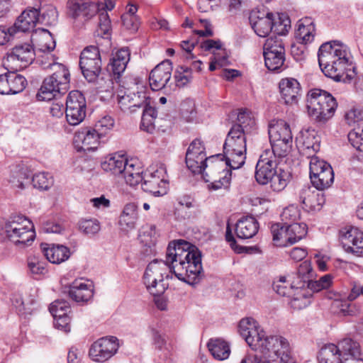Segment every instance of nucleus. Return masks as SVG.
Segmentation results:
<instances>
[{
	"instance_id": "obj_32",
	"label": "nucleus",
	"mask_w": 363,
	"mask_h": 363,
	"mask_svg": "<svg viewBox=\"0 0 363 363\" xmlns=\"http://www.w3.org/2000/svg\"><path fill=\"white\" fill-rule=\"evenodd\" d=\"M48 244H43L42 250L47 259L53 264H60L65 262L70 257V251L68 247L62 245H52L47 247Z\"/></svg>"
},
{
	"instance_id": "obj_15",
	"label": "nucleus",
	"mask_w": 363,
	"mask_h": 363,
	"mask_svg": "<svg viewBox=\"0 0 363 363\" xmlns=\"http://www.w3.org/2000/svg\"><path fill=\"white\" fill-rule=\"evenodd\" d=\"M279 159L270 149H267L262 153L256 165L255 175L259 184L264 185L269 182L277 173Z\"/></svg>"
},
{
	"instance_id": "obj_20",
	"label": "nucleus",
	"mask_w": 363,
	"mask_h": 363,
	"mask_svg": "<svg viewBox=\"0 0 363 363\" xmlns=\"http://www.w3.org/2000/svg\"><path fill=\"white\" fill-rule=\"evenodd\" d=\"M250 22L255 33L259 37H267L277 26L274 14L272 12L253 11L250 16Z\"/></svg>"
},
{
	"instance_id": "obj_52",
	"label": "nucleus",
	"mask_w": 363,
	"mask_h": 363,
	"mask_svg": "<svg viewBox=\"0 0 363 363\" xmlns=\"http://www.w3.org/2000/svg\"><path fill=\"white\" fill-rule=\"evenodd\" d=\"M332 283L330 275L326 274L320 277L318 280H306V288L311 291L318 292L324 289H328Z\"/></svg>"
},
{
	"instance_id": "obj_43",
	"label": "nucleus",
	"mask_w": 363,
	"mask_h": 363,
	"mask_svg": "<svg viewBox=\"0 0 363 363\" xmlns=\"http://www.w3.org/2000/svg\"><path fill=\"white\" fill-rule=\"evenodd\" d=\"M157 116V110L148 104L144 106L141 119L140 128L147 133H152L155 129V121Z\"/></svg>"
},
{
	"instance_id": "obj_29",
	"label": "nucleus",
	"mask_w": 363,
	"mask_h": 363,
	"mask_svg": "<svg viewBox=\"0 0 363 363\" xmlns=\"http://www.w3.org/2000/svg\"><path fill=\"white\" fill-rule=\"evenodd\" d=\"M259 228V223L255 217L251 216H244L236 223V235L240 239L252 238L257 233Z\"/></svg>"
},
{
	"instance_id": "obj_59",
	"label": "nucleus",
	"mask_w": 363,
	"mask_h": 363,
	"mask_svg": "<svg viewBox=\"0 0 363 363\" xmlns=\"http://www.w3.org/2000/svg\"><path fill=\"white\" fill-rule=\"evenodd\" d=\"M274 22H277V26H273L275 29V32L278 34H284L288 31L290 28V19L289 16L285 13H277L274 15Z\"/></svg>"
},
{
	"instance_id": "obj_11",
	"label": "nucleus",
	"mask_w": 363,
	"mask_h": 363,
	"mask_svg": "<svg viewBox=\"0 0 363 363\" xmlns=\"http://www.w3.org/2000/svg\"><path fill=\"white\" fill-rule=\"evenodd\" d=\"M143 191L155 196H162L167 193L168 182L166 167L160 164L156 169H151L143 176L142 182Z\"/></svg>"
},
{
	"instance_id": "obj_62",
	"label": "nucleus",
	"mask_w": 363,
	"mask_h": 363,
	"mask_svg": "<svg viewBox=\"0 0 363 363\" xmlns=\"http://www.w3.org/2000/svg\"><path fill=\"white\" fill-rule=\"evenodd\" d=\"M258 323L252 318H242L239 323L238 330L240 335L244 338L247 332L252 330L258 325Z\"/></svg>"
},
{
	"instance_id": "obj_13",
	"label": "nucleus",
	"mask_w": 363,
	"mask_h": 363,
	"mask_svg": "<svg viewBox=\"0 0 363 363\" xmlns=\"http://www.w3.org/2000/svg\"><path fill=\"white\" fill-rule=\"evenodd\" d=\"M79 66L85 79L94 82L101 71V60L99 49L96 46H88L80 55Z\"/></svg>"
},
{
	"instance_id": "obj_10",
	"label": "nucleus",
	"mask_w": 363,
	"mask_h": 363,
	"mask_svg": "<svg viewBox=\"0 0 363 363\" xmlns=\"http://www.w3.org/2000/svg\"><path fill=\"white\" fill-rule=\"evenodd\" d=\"M266 67L271 71H280L286 68L285 49L282 40L275 37L266 40L263 47Z\"/></svg>"
},
{
	"instance_id": "obj_34",
	"label": "nucleus",
	"mask_w": 363,
	"mask_h": 363,
	"mask_svg": "<svg viewBox=\"0 0 363 363\" xmlns=\"http://www.w3.org/2000/svg\"><path fill=\"white\" fill-rule=\"evenodd\" d=\"M103 138L93 128H86L75 135V141H82L81 148L84 151L97 148Z\"/></svg>"
},
{
	"instance_id": "obj_1",
	"label": "nucleus",
	"mask_w": 363,
	"mask_h": 363,
	"mask_svg": "<svg viewBox=\"0 0 363 363\" xmlns=\"http://www.w3.org/2000/svg\"><path fill=\"white\" fill-rule=\"evenodd\" d=\"M202 272L201 255L199 249L189 242L174 240L169 242L166 254V260L155 259L147 265L143 276L144 284L153 296L162 294L168 279L173 273L179 280L194 284Z\"/></svg>"
},
{
	"instance_id": "obj_49",
	"label": "nucleus",
	"mask_w": 363,
	"mask_h": 363,
	"mask_svg": "<svg viewBox=\"0 0 363 363\" xmlns=\"http://www.w3.org/2000/svg\"><path fill=\"white\" fill-rule=\"evenodd\" d=\"M345 120L349 125L363 122V107L354 106L350 108L345 114Z\"/></svg>"
},
{
	"instance_id": "obj_5",
	"label": "nucleus",
	"mask_w": 363,
	"mask_h": 363,
	"mask_svg": "<svg viewBox=\"0 0 363 363\" xmlns=\"http://www.w3.org/2000/svg\"><path fill=\"white\" fill-rule=\"evenodd\" d=\"M337 107L335 97L321 89H312L307 96V109L315 121L325 123L333 117Z\"/></svg>"
},
{
	"instance_id": "obj_27",
	"label": "nucleus",
	"mask_w": 363,
	"mask_h": 363,
	"mask_svg": "<svg viewBox=\"0 0 363 363\" xmlns=\"http://www.w3.org/2000/svg\"><path fill=\"white\" fill-rule=\"evenodd\" d=\"M218 162V169H214L211 173L209 171H206L203 176L206 182H210L209 187L214 190L221 188L227 189L229 186L230 180L228 171L223 169L222 163L220 162Z\"/></svg>"
},
{
	"instance_id": "obj_26",
	"label": "nucleus",
	"mask_w": 363,
	"mask_h": 363,
	"mask_svg": "<svg viewBox=\"0 0 363 363\" xmlns=\"http://www.w3.org/2000/svg\"><path fill=\"white\" fill-rule=\"evenodd\" d=\"M69 297L76 302L84 303L89 301L94 295V286L82 279L74 280L69 287Z\"/></svg>"
},
{
	"instance_id": "obj_23",
	"label": "nucleus",
	"mask_w": 363,
	"mask_h": 363,
	"mask_svg": "<svg viewBox=\"0 0 363 363\" xmlns=\"http://www.w3.org/2000/svg\"><path fill=\"white\" fill-rule=\"evenodd\" d=\"M67 9L72 18L82 17L86 21L95 15L98 9L95 0H69Z\"/></svg>"
},
{
	"instance_id": "obj_39",
	"label": "nucleus",
	"mask_w": 363,
	"mask_h": 363,
	"mask_svg": "<svg viewBox=\"0 0 363 363\" xmlns=\"http://www.w3.org/2000/svg\"><path fill=\"white\" fill-rule=\"evenodd\" d=\"M342 359L345 357H360L361 351L358 342L351 338H345L336 345Z\"/></svg>"
},
{
	"instance_id": "obj_51",
	"label": "nucleus",
	"mask_w": 363,
	"mask_h": 363,
	"mask_svg": "<svg viewBox=\"0 0 363 363\" xmlns=\"http://www.w3.org/2000/svg\"><path fill=\"white\" fill-rule=\"evenodd\" d=\"M79 230L88 235L98 233L101 229L100 223L95 218L82 219L79 223Z\"/></svg>"
},
{
	"instance_id": "obj_44",
	"label": "nucleus",
	"mask_w": 363,
	"mask_h": 363,
	"mask_svg": "<svg viewBox=\"0 0 363 363\" xmlns=\"http://www.w3.org/2000/svg\"><path fill=\"white\" fill-rule=\"evenodd\" d=\"M286 277L284 276L279 277V279L274 281L273 283L274 290L280 296H290L294 289L298 286L297 284L293 281H288L286 284Z\"/></svg>"
},
{
	"instance_id": "obj_16",
	"label": "nucleus",
	"mask_w": 363,
	"mask_h": 363,
	"mask_svg": "<svg viewBox=\"0 0 363 363\" xmlns=\"http://www.w3.org/2000/svg\"><path fill=\"white\" fill-rule=\"evenodd\" d=\"M114 337H103L95 342L89 350V357L94 362H103L111 358L118 350V344Z\"/></svg>"
},
{
	"instance_id": "obj_38",
	"label": "nucleus",
	"mask_w": 363,
	"mask_h": 363,
	"mask_svg": "<svg viewBox=\"0 0 363 363\" xmlns=\"http://www.w3.org/2000/svg\"><path fill=\"white\" fill-rule=\"evenodd\" d=\"M142 173L141 167L136 165L134 160H130L121 175L127 184L135 186L143 181V176H142Z\"/></svg>"
},
{
	"instance_id": "obj_56",
	"label": "nucleus",
	"mask_w": 363,
	"mask_h": 363,
	"mask_svg": "<svg viewBox=\"0 0 363 363\" xmlns=\"http://www.w3.org/2000/svg\"><path fill=\"white\" fill-rule=\"evenodd\" d=\"M58 19L57 9L52 5H48L42 13L40 21L42 23L48 26L55 25Z\"/></svg>"
},
{
	"instance_id": "obj_25",
	"label": "nucleus",
	"mask_w": 363,
	"mask_h": 363,
	"mask_svg": "<svg viewBox=\"0 0 363 363\" xmlns=\"http://www.w3.org/2000/svg\"><path fill=\"white\" fill-rule=\"evenodd\" d=\"M281 99L286 104H297L301 96V86L294 78L282 79L279 84Z\"/></svg>"
},
{
	"instance_id": "obj_48",
	"label": "nucleus",
	"mask_w": 363,
	"mask_h": 363,
	"mask_svg": "<svg viewBox=\"0 0 363 363\" xmlns=\"http://www.w3.org/2000/svg\"><path fill=\"white\" fill-rule=\"evenodd\" d=\"M300 218V211L297 206L294 205H290L286 207L281 214V218L283 224L289 225L293 223H298L296 221Z\"/></svg>"
},
{
	"instance_id": "obj_57",
	"label": "nucleus",
	"mask_w": 363,
	"mask_h": 363,
	"mask_svg": "<svg viewBox=\"0 0 363 363\" xmlns=\"http://www.w3.org/2000/svg\"><path fill=\"white\" fill-rule=\"evenodd\" d=\"M49 310L53 317L68 315V313H70L69 305L64 300L55 301L50 304Z\"/></svg>"
},
{
	"instance_id": "obj_54",
	"label": "nucleus",
	"mask_w": 363,
	"mask_h": 363,
	"mask_svg": "<svg viewBox=\"0 0 363 363\" xmlns=\"http://www.w3.org/2000/svg\"><path fill=\"white\" fill-rule=\"evenodd\" d=\"M274 346L272 354L278 357H281L290 352V346L287 340L281 336L275 335L274 342H272Z\"/></svg>"
},
{
	"instance_id": "obj_45",
	"label": "nucleus",
	"mask_w": 363,
	"mask_h": 363,
	"mask_svg": "<svg viewBox=\"0 0 363 363\" xmlns=\"http://www.w3.org/2000/svg\"><path fill=\"white\" fill-rule=\"evenodd\" d=\"M9 182L13 186L23 189L30 183V178L25 170L16 169L11 172Z\"/></svg>"
},
{
	"instance_id": "obj_7",
	"label": "nucleus",
	"mask_w": 363,
	"mask_h": 363,
	"mask_svg": "<svg viewBox=\"0 0 363 363\" xmlns=\"http://www.w3.org/2000/svg\"><path fill=\"white\" fill-rule=\"evenodd\" d=\"M268 133L272 146L271 152L279 158L286 157L292 147L293 135L289 125L284 120H272Z\"/></svg>"
},
{
	"instance_id": "obj_17",
	"label": "nucleus",
	"mask_w": 363,
	"mask_h": 363,
	"mask_svg": "<svg viewBox=\"0 0 363 363\" xmlns=\"http://www.w3.org/2000/svg\"><path fill=\"white\" fill-rule=\"evenodd\" d=\"M220 157H221V155H216L207 158L206 154L197 155L186 152V164L194 174H201L203 177L206 172V169L211 173L214 169H218L219 162L215 160Z\"/></svg>"
},
{
	"instance_id": "obj_46",
	"label": "nucleus",
	"mask_w": 363,
	"mask_h": 363,
	"mask_svg": "<svg viewBox=\"0 0 363 363\" xmlns=\"http://www.w3.org/2000/svg\"><path fill=\"white\" fill-rule=\"evenodd\" d=\"M32 183L35 188L47 190L53 184V178L48 173L39 172L32 177Z\"/></svg>"
},
{
	"instance_id": "obj_18",
	"label": "nucleus",
	"mask_w": 363,
	"mask_h": 363,
	"mask_svg": "<svg viewBox=\"0 0 363 363\" xmlns=\"http://www.w3.org/2000/svg\"><path fill=\"white\" fill-rule=\"evenodd\" d=\"M314 189L309 185L301 187L298 191L299 201L308 211H318L325 202L324 193Z\"/></svg>"
},
{
	"instance_id": "obj_14",
	"label": "nucleus",
	"mask_w": 363,
	"mask_h": 363,
	"mask_svg": "<svg viewBox=\"0 0 363 363\" xmlns=\"http://www.w3.org/2000/svg\"><path fill=\"white\" fill-rule=\"evenodd\" d=\"M86 103L82 92L77 90L69 93L66 101V118L71 125L82 123L86 116Z\"/></svg>"
},
{
	"instance_id": "obj_40",
	"label": "nucleus",
	"mask_w": 363,
	"mask_h": 363,
	"mask_svg": "<svg viewBox=\"0 0 363 363\" xmlns=\"http://www.w3.org/2000/svg\"><path fill=\"white\" fill-rule=\"evenodd\" d=\"M138 217V206L134 203H128L120 216V225L126 227L127 229H133L135 228Z\"/></svg>"
},
{
	"instance_id": "obj_61",
	"label": "nucleus",
	"mask_w": 363,
	"mask_h": 363,
	"mask_svg": "<svg viewBox=\"0 0 363 363\" xmlns=\"http://www.w3.org/2000/svg\"><path fill=\"white\" fill-rule=\"evenodd\" d=\"M286 174L282 173L274 174L269 182L271 187L274 191H281L287 186L288 180Z\"/></svg>"
},
{
	"instance_id": "obj_21",
	"label": "nucleus",
	"mask_w": 363,
	"mask_h": 363,
	"mask_svg": "<svg viewBox=\"0 0 363 363\" xmlns=\"http://www.w3.org/2000/svg\"><path fill=\"white\" fill-rule=\"evenodd\" d=\"M149 97L144 91L138 92H125L118 95V103L120 108L125 113H133L137 109L144 107L147 104Z\"/></svg>"
},
{
	"instance_id": "obj_53",
	"label": "nucleus",
	"mask_w": 363,
	"mask_h": 363,
	"mask_svg": "<svg viewBox=\"0 0 363 363\" xmlns=\"http://www.w3.org/2000/svg\"><path fill=\"white\" fill-rule=\"evenodd\" d=\"M265 332L258 325L251 331H248L247 335L244 337L248 345L253 350L256 348L257 345L265 335Z\"/></svg>"
},
{
	"instance_id": "obj_36",
	"label": "nucleus",
	"mask_w": 363,
	"mask_h": 363,
	"mask_svg": "<svg viewBox=\"0 0 363 363\" xmlns=\"http://www.w3.org/2000/svg\"><path fill=\"white\" fill-rule=\"evenodd\" d=\"M130 60V52L128 48H122L117 51L108 64V69L114 75L119 76L123 73Z\"/></svg>"
},
{
	"instance_id": "obj_9",
	"label": "nucleus",
	"mask_w": 363,
	"mask_h": 363,
	"mask_svg": "<svg viewBox=\"0 0 363 363\" xmlns=\"http://www.w3.org/2000/svg\"><path fill=\"white\" fill-rule=\"evenodd\" d=\"M35 55L32 45L27 43L18 44L4 58L3 65L9 72H16L30 65Z\"/></svg>"
},
{
	"instance_id": "obj_63",
	"label": "nucleus",
	"mask_w": 363,
	"mask_h": 363,
	"mask_svg": "<svg viewBox=\"0 0 363 363\" xmlns=\"http://www.w3.org/2000/svg\"><path fill=\"white\" fill-rule=\"evenodd\" d=\"M312 273V267L311 262L306 260L303 262L297 269V274L298 278L301 279L296 284L298 286L301 285V283L305 280H310L311 274Z\"/></svg>"
},
{
	"instance_id": "obj_42",
	"label": "nucleus",
	"mask_w": 363,
	"mask_h": 363,
	"mask_svg": "<svg viewBox=\"0 0 363 363\" xmlns=\"http://www.w3.org/2000/svg\"><path fill=\"white\" fill-rule=\"evenodd\" d=\"M208 347L214 358L219 360L227 359L230 353L228 344L220 339L211 340L208 343Z\"/></svg>"
},
{
	"instance_id": "obj_4",
	"label": "nucleus",
	"mask_w": 363,
	"mask_h": 363,
	"mask_svg": "<svg viewBox=\"0 0 363 363\" xmlns=\"http://www.w3.org/2000/svg\"><path fill=\"white\" fill-rule=\"evenodd\" d=\"M50 68L52 73L44 79L36 95L38 101H51L64 94L69 89L70 74L67 67L54 63Z\"/></svg>"
},
{
	"instance_id": "obj_19",
	"label": "nucleus",
	"mask_w": 363,
	"mask_h": 363,
	"mask_svg": "<svg viewBox=\"0 0 363 363\" xmlns=\"http://www.w3.org/2000/svg\"><path fill=\"white\" fill-rule=\"evenodd\" d=\"M344 250L357 257L363 256V232L355 227H350L341 237Z\"/></svg>"
},
{
	"instance_id": "obj_41",
	"label": "nucleus",
	"mask_w": 363,
	"mask_h": 363,
	"mask_svg": "<svg viewBox=\"0 0 363 363\" xmlns=\"http://www.w3.org/2000/svg\"><path fill=\"white\" fill-rule=\"evenodd\" d=\"M319 363H342V358L336 345L328 344L319 352Z\"/></svg>"
},
{
	"instance_id": "obj_6",
	"label": "nucleus",
	"mask_w": 363,
	"mask_h": 363,
	"mask_svg": "<svg viewBox=\"0 0 363 363\" xmlns=\"http://www.w3.org/2000/svg\"><path fill=\"white\" fill-rule=\"evenodd\" d=\"M3 233L8 240L16 246H25L33 242L35 237L32 222L21 216L11 217L6 220Z\"/></svg>"
},
{
	"instance_id": "obj_3",
	"label": "nucleus",
	"mask_w": 363,
	"mask_h": 363,
	"mask_svg": "<svg viewBox=\"0 0 363 363\" xmlns=\"http://www.w3.org/2000/svg\"><path fill=\"white\" fill-rule=\"evenodd\" d=\"M256 123L250 114L245 111H240L238 114L237 123L233 125L226 136L223 144V155L225 164L231 169L240 168L245 162L247 150V135L255 129Z\"/></svg>"
},
{
	"instance_id": "obj_22",
	"label": "nucleus",
	"mask_w": 363,
	"mask_h": 363,
	"mask_svg": "<svg viewBox=\"0 0 363 363\" xmlns=\"http://www.w3.org/2000/svg\"><path fill=\"white\" fill-rule=\"evenodd\" d=\"M172 71V62L169 60L157 65L150 74L149 83L151 89L159 91L164 88L171 79Z\"/></svg>"
},
{
	"instance_id": "obj_33",
	"label": "nucleus",
	"mask_w": 363,
	"mask_h": 363,
	"mask_svg": "<svg viewBox=\"0 0 363 363\" xmlns=\"http://www.w3.org/2000/svg\"><path fill=\"white\" fill-rule=\"evenodd\" d=\"M28 274L35 279H40L48 272V263L39 255H31L28 257L27 260Z\"/></svg>"
},
{
	"instance_id": "obj_50",
	"label": "nucleus",
	"mask_w": 363,
	"mask_h": 363,
	"mask_svg": "<svg viewBox=\"0 0 363 363\" xmlns=\"http://www.w3.org/2000/svg\"><path fill=\"white\" fill-rule=\"evenodd\" d=\"M174 79L177 86L184 87L190 82L191 69L185 66L178 67L175 71Z\"/></svg>"
},
{
	"instance_id": "obj_35",
	"label": "nucleus",
	"mask_w": 363,
	"mask_h": 363,
	"mask_svg": "<svg viewBox=\"0 0 363 363\" xmlns=\"http://www.w3.org/2000/svg\"><path fill=\"white\" fill-rule=\"evenodd\" d=\"M129 162L125 155L115 153L106 158L101 163V167L106 172H111L115 175H121Z\"/></svg>"
},
{
	"instance_id": "obj_31",
	"label": "nucleus",
	"mask_w": 363,
	"mask_h": 363,
	"mask_svg": "<svg viewBox=\"0 0 363 363\" xmlns=\"http://www.w3.org/2000/svg\"><path fill=\"white\" fill-rule=\"evenodd\" d=\"M311 294L306 288V280L297 286L291 294L289 305L294 310H302L311 303Z\"/></svg>"
},
{
	"instance_id": "obj_55",
	"label": "nucleus",
	"mask_w": 363,
	"mask_h": 363,
	"mask_svg": "<svg viewBox=\"0 0 363 363\" xmlns=\"http://www.w3.org/2000/svg\"><path fill=\"white\" fill-rule=\"evenodd\" d=\"M351 145L359 152L363 151V127L358 125L348 133Z\"/></svg>"
},
{
	"instance_id": "obj_24",
	"label": "nucleus",
	"mask_w": 363,
	"mask_h": 363,
	"mask_svg": "<svg viewBox=\"0 0 363 363\" xmlns=\"http://www.w3.org/2000/svg\"><path fill=\"white\" fill-rule=\"evenodd\" d=\"M0 75V94H16L21 92L26 86V79L16 72Z\"/></svg>"
},
{
	"instance_id": "obj_2",
	"label": "nucleus",
	"mask_w": 363,
	"mask_h": 363,
	"mask_svg": "<svg viewBox=\"0 0 363 363\" xmlns=\"http://www.w3.org/2000/svg\"><path fill=\"white\" fill-rule=\"evenodd\" d=\"M319 66L326 77L349 83L355 76L349 48L343 43H323L318 51Z\"/></svg>"
},
{
	"instance_id": "obj_12",
	"label": "nucleus",
	"mask_w": 363,
	"mask_h": 363,
	"mask_svg": "<svg viewBox=\"0 0 363 363\" xmlns=\"http://www.w3.org/2000/svg\"><path fill=\"white\" fill-rule=\"evenodd\" d=\"M310 178L313 186L317 189L323 190L331 186L334 181L333 170L324 160H320L316 156L311 158Z\"/></svg>"
},
{
	"instance_id": "obj_60",
	"label": "nucleus",
	"mask_w": 363,
	"mask_h": 363,
	"mask_svg": "<svg viewBox=\"0 0 363 363\" xmlns=\"http://www.w3.org/2000/svg\"><path fill=\"white\" fill-rule=\"evenodd\" d=\"M350 301L343 298V294H339L335 298L333 306L334 308L339 309L344 315H350L352 312L351 309Z\"/></svg>"
},
{
	"instance_id": "obj_28",
	"label": "nucleus",
	"mask_w": 363,
	"mask_h": 363,
	"mask_svg": "<svg viewBox=\"0 0 363 363\" xmlns=\"http://www.w3.org/2000/svg\"><path fill=\"white\" fill-rule=\"evenodd\" d=\"M39 21V11L34 8L27 9L18 16L13 27L15 32H28L33 30Z\"/></svg>"
},
{
	"instance_id": "obj_64",
	"label": "nucleus",
	"mask_w": 363,
	"mask_h": 363,
	"mask_svg": "<svg viewBox=\"0 0 363 363\" xmlns=\"http://www.w3.org/2000/svg\"><path fill=\"white\" fill-rule=\"evenodd\" d=\"M303 145L307 150H312L313 152H318L320 149V144L318 138H316L315 135V133H307L306 135L303 136Z\"/></svg>"
},
{
	"instance_id": "obj_8",
	"label": "nucleus",
	"mask_w": 363,
	"mask_h": 363,
	"mask_svg": "<svg viewBox=\"0 0 363 363\" xmlns=\"http://www.w3.org/2000/svg\"><path fill=\"white\" fill-rule=\"evenodd\" d=\"M271 231L275 245L285 247L299 241L307 234L305 223H293L289 225L276 223L272 225Z\"/></svg>"
},
{
	"instance_id": "obj_58",
	"label": "nucleus",
	"mask_w": 363,
	"mask_h": 363,
	"mask_svg": "<svg viewBox=\"0 0 363 363\" xmlns=\"http://www.w3.org/2000/svg\"><path fill=\"white\" fill-rule=\"evenodd\" d=\"M275 335L267 336L266 335L260 340L255 351H257L264 355L270 356L274 350L272 342H274Z\"/></svg>"
},
{
	"instance_id": "obj_47",
	"label": "nucleus",
	"mask_w": 363,
	"mask_h": 363,
	"mask_svg": "<svg viewBox=\"0 0 363 363\" xmlns=\"http://www.w3.org/2000/svg\"><path fill=\"white\" fill-rule=\"evenodd\" d=\"M114 120L109 116H106L99 120L93 127L99 135L104 138L107 135L114 127Z\"/></svg>"
},
{
	"instance_id": "obj_37",
	"label": "nucleus",
	"mask_w": 363,
	"mask_h": 363,
	"mask_svg": "<svg viewBox=\"0 0 363 363\" xmlns=\"http://www.w3.org/2000/svg\"><path fill=\"white\" fill-rule=\"evenodd\" d=\"M315 26L311 18H305L298 21L296 35L302 43H311L314 38Z\"/></svg>"
},
{
	"instance_id": "obj_30",
	"label": "nucleus",
	"mask_w": 363,
	"mask_h": 363,
	"mask_svg": "<svg viewBox=\"0 0 363 363\" xmlns=\"http://www.w3.org/2000/svg\"><path fill=\"white\" fill-rule=\"evenodd\" d=\"M30 40L43 52L52 51L56 45L52 34L44 28L35 30L31 34Z\"/></svg>"
}]
</instances>
